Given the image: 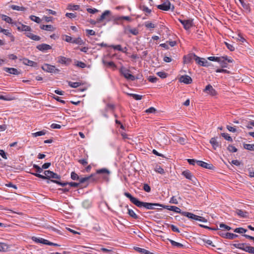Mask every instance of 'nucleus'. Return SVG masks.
I'll return each mask as SVG.
<instances>
[{
    "mask_svg": "<svg viewBox=\"0 0 254 254\" xmlns=\"http://www.w3.org/2000/svg\"><path fill=\"white\" fill-rule=\"evenodd\" d=\"M110 173V171L106 168H102L101 169L97 170L95 173L92 174L90 176L83 177L80 180V183H84L88 181L91 182H97L99 180V177L98 175H103V179L106 181H108V176Z\"/></svg>",
    "mask_w": 254,
    "mask_h": 254,
    "instance_id": "f257e3e1",
    "label": "nucleus"
},
{
    "mask_svg": "<svg viewBox=\"0 0 254 254\" xmlns=\"http://www.w3.org/2000/svg\"><path fill=\"white\" fill-rule=\"evenodd\" d=\"M125 195L128 198L130 201L133 203L134 205L137 206L138 207H145L147 209H158V208H155V206H160L161 207L162 204L157 203H148L142 202L138 200L136 198L133 197L128 192H125Z\"/></svg>",
    "mask_w": 254,
    "mask_h": 254,
    "instance_id": "f03ea898",
    "label": "nucleus"
},
{
    "mask_svg": "<svg viewBox=\"0 0 254 254\" xmlns=\"http://www.w3.org/2000/svg\"><path fill=\"white\" fill-rule=\"evenodd\" d=\"M44 173L45 176L39 174H34V173H31V174L34 176L43 180L55 179H56L57 181H59V180H60L61 179V176L60 175L50 170L45 171Z\"/></svg>",
    "mask_w": 254,
    "mask_h": 254,
    "instance_id": "7ed1b4c3",
    "label": "nucleus"
},
{
    "mask_svg": "<svg viewBox=\"0 0 254 254\" xmlns=\"http://www.w3.org/2000/svg\"><path fill=\"white\" fill-rule=\"evenodd\" d=\"M120 72L121 74L127 79L133 81L135 79V77L129 73L130 70L124 67H122L121 68Z\"/></svg>",
    "mask_w": 254,
    "mask_h": 254,
    "instance_id": "20e7f679",
    "label": "nucleus"
},
{
    "mask_svg": "<svg viewBox=\"0 0 254 254\" xmlns=\"http://www.w3.org/2000/svg\"><path fill=\"white\" fill-rule=\"evenodd\" d=\"M42 68L44 71L50 73H57L60 71V70L58 68H56L55 66L48 64H44L42 66Z\"/></svg>",
    "mask_w": 254,
    "mask_h": 254,
    "instance_id": "39448f33",
    "label": "nucleus"
},
{
    "mask_svg": "<svg viewBox=\"0 0 254 254\" xmlns=\"http://www.w3.org/2000/svg\"><path fill=\"white\" fill-rule=\"evenodd\" d=\"M111 12L107 10H105L100 16L99 18L97 19L98 23L103 21L104 20H106L107 21H109L111 20Z\"/></svg>",
    "mask_w": 254,
    "mask_h": 254,
    "instance_id": "423d86ee",
    "label": "nucleus"
},
{
    "mask_svg": "<svg viewBox=\"0 0 254 254\" xmlns=\"http://www.w3.org/2000/svg\"><path fill=\"white\" fill-rule=\"evenodd\" d=\"M14 25L16 26L17 30L19 31L29 32L31 31V28L30 26L22 24L20 22L17 23L15 22Z\"/></svg>",
    "mask_w": 254,
    "mask_h": 254,
    "instance_id": "0eeeda50",
    "label": "nucleus"
},
{
    "mask_svg": "<svg viewBox=\"0 0 254 254\" xmlns=\"http://www.w3.org/2000/svg\"><path fill=\"white\" fill-rule=\"evenodd\" d=\"M51 182L54 183H56L57 184H58L62 187H64L65 186H66V185H69L70 187H74V188H77L79 187V185L80 183H75V182H70V183H67V182H60L59 181H57V180H51Z\"/></svg>",
    "mask_w": 254,
    "mask_h": 254,
    "instance_id": "6e6552de",
    "label": "nucleus"
},
{
    "mask_svg": "<svg viewBox=\"0 0 254 254\" xmlns=\"http://www.w3.org/2000/svg\"><path fill=\"white\" fill-rule=\"evenodd\" d=\"M218 234L223 237V238H227V239H230V240H232V239H234L235 238H236L238 237V235H236V234H233V233H228V232H227V233H224L222 231H219L218 232Z\"/></svg>",
    "mask_w": 254,
    "mask_h": 254,
    "instance_id": "1a4fd4ad",
    "label": "nucleus"
},
{
    "mask_svg": "<svg viewBox=\"0 0 254 254\" xmlns=\"http://www.w3.org/2000/svg\"><path fill=\"white\" fill-rule=\"evenodd\" d=\"M203 91L211 96H214L217 94V92L210 84L207 85L203 90Z\"/></svg>",
    "mask_w": 254,
    "mask_h": 254,
    "instance_id": "9d476101",
    "label": "nucleus"
},
{
    "mask_svg": "<svg viewBox=\"0 0 254 254\" xmlns=\"http://www.w3.org/2000/svg\"><path fill=\"white\" fill-rule=\"evenodd\" d=\"M182 175L184 176L187 179L190 180L193 182V183H196V178L192 175L191 173L188 170L184 171L182 172Z\"/></svg>",
    "mask_w": 254,
    "mask_h": 254,
    "instance_id": "9b49d317",
    "label": "nucleus"
},
{
    "mask_svg": "<svg viewBox=\"0 0 254 254\" xmlns=\"http://www.w3.org/2000/svg\"><path fill=\"white\" fill-rule=\"evenodd\" d=\"M179 20L182 24L184 28L186 30L189 29L192 25V20L182 19H179Z\"/></svg>",
    "mask_w": 254,
    "mask_h": 254,
    "instance_id": "f8f14e48",
    "label": "nucleus"
},
{
    "mask_svg": "<svg viewBox=\"0 0 254 254\" xmlns=\"http://www.w3.org/2000/svg\"><path fill=\"white\" fill-rule=\"evenodd\" d=\"M179 81L181 82H183L185 84H190L192 82V80L190 76L187 75H182L180 77Z\"/></svg>",
    "mask_w": 254,
    "mask_h": 254,
    "instance_id": "ddd939ff",
    "label": "nucleus"
},
{
    "mask_svg": "<svg viewBox=\"0 0 254 254\" xmlns=\"http://www.w3.org/2000/svg\"><path fill=\"white\" fill-rule=\"evenodd\" d=\"M124 32L125 34L130 33L133 35H137L138 34V31L136 28H131L129 26H127L124 28Z\"/></svg>",
    "mask_w": 254,
    "mask_h": 254,
    "instance_id": "4468645a",
    "label": "nucleus"
},
{
    "mask_svg": "<svg viewBox=\"0 0 254 254\" xmlns=\"http://www.w3.org/2000/svg\"><path fill=\"white\" fill-rule=\"evenodd\" d=\"M196 163L197 165L199 166H201L203 168L208 169L210 170H213L214 168L213 165L212 164H208L206 162H204L202 161H197Z\"/></svg>",
    "mask_w": 254,
    "mask_h": 254,
    "instance_id": "2eb2a0df",
    "label": "nucleus"
},
{
    "mask_svg": "<svg viewBox=\"0 0 254 254\" xmlns=\"http://www.w3.org/2000/svg\"><path fill=\"white\" fill-rule=\"evenodd\" d=\"M196 55L194 53H190L188 54L187 56L184 57V62L185 64L189 63L191 60H195Z\"/></svg>",
    "mask_w": 254,
    "mask_h": 254,
    "instance_id": "dca6fc26",
    "label": "nucleus"
},
{
    "mask_svg": "<svg viewBox=\"0 0 254 254\" xmlns=\"http://www.w3.org/2000/svg\"><path fill=\"white\" fill-rule=\"evenodd\" d=\"M171 3L169 1L167 0L163 3L157 5V8L159 9L167 11L170 9Z\"/></svg>",
    "mask_w": 254,
    "mask_h": 254,
    "instance_id": "f3484780",
    "label": "nucleus"
},
{
    "mask_svg": "<svg viewBox=\"0 0 254 254\" xmlns=\"http://www.w3.org/2000/svg\"><path fill=\"white\" fill-rule=\"evenodd\" d=\"M58 63L59 64L68 65L71 62V60L63 56H60L58 58Z\"/></svg>",
    "mask_w": 254,
    "mask_h": 254,
    "instance_id": "a211bd4d",
    "label": "nucleus"
},
{
    "mask_svg": "<svg viewBox=\"0 0 254 254\" xmlns=\"http://www.w3.org/2000/svg\"><path fill=\"white\" fill-rule=\"evenodd\" d=\"M36 48L39 51L44 52L47 50H51L52 49V47L47 44H42L37 45L36 46Z\"/></svg>",
    "mask_w": 254,
    "mask_h": 254,
    "instance_id": "6ab92c4d",
    "label": "nucleus"
},
{
    "mask_svg": "<svg viewBox=\"0 0 254 254\" xmlns=\"http://www.w3.org/2000/svg\"><path fill=\"white\" fill-rule=\"evenodd\" d=\"M161 207L164 208L174 211L177 213H181V210L179 207L175 206H168V205H164L162 204Z\"/></svg>",
    "mask_w": 254,
    "mask_h": 254,
    "instance_id": "aec40b11",
    "label": "nucleus"
},
{
    "mask_svg": "<svg viewBox=\"0 0 254 254\" xmlns=\"http://www.w3.org/2000/svg\"><path fill=\"white\" fill-rule=\"evenodd\" d=\"M3 70L10 74L14 75H18L20 73V71L15 68L4 67Z\"/></svg>",
    "mask_w": 254,
    "mask_h": 254,
    "instance_id": "412c9836",
    "label": "nucleus"
},
{
    "mask_svg": "<svg viewBox=\"0 0 254 254\" xmlns=\"http://www.w3.org/2000/svg\"><path fill=\"white\" fill-rule=\"evenodd\" d=\"M173 140L180 143L182 145H184L187 142L186 139L185 137H180L177 135H173Z\"/></svg>",
    "mask_w": 254,
    "mask_h": 254,
    "instance_id": "4be33fe9",
    "label": "nucleus"
},
{
    "mask_svg": "<svg viewBox=\"0 0 254 254\" xmlns=\"http://www.w3.org/2000/svg\"><path fill=\"white\" fill-rule=\"evenodd\" d=\"M221 58H222V61L221 62H219L220 64H221V66L222 67V68H224V67H226L227 66V63H232V60H230V59H227V58H225V57H221Z\"/></svg>",
    "mask_w": 254,
    "mask_h": 254,
    "instance_id": "5701e85b",
    "label": "nucleus"
},
{
    "mask_svg": "<svg viewBox=\"0 0 254 254\" xmlns=\"http://www.w3.org/2000/svg\"><path fill=\"white\" fill-rule=\"evenodd\" d=\"M25 35L27 37L34 41H39L41 39L40 37L37 35H35L30 32H26Z\"/></svg>",
    "mask_w": 254,
    "mask_h": 254,
    "instance_id": "b1692460",
    "label": "nucleus"
},
{
    "mask_svg": "<svg viewBox=\"0 0 254 254\" xmlns=\"http://www.w3.org/2000/svg\"><path fill=\"white\" fill-rule=\"evenodd\" d=\"M243 250L249 253L254 254V247L249 246L246 243L244 244Z\"/></svg>",
    "mask_w": 254,
    "mask_h": 254,
    "instance_id": "393cba45",
    "label": "nucleus"
},
{
    "mask_svg": "<svg viewBox=\"0 0 254 254\" xmlns=\"http://www.w3.org/2000/svg\"><path fill=\"white\" fill-rule=\"evenodd\" d=\"M23 64L25 65H29L31 66H36L37 64L32 61H30L27 59H23Z\"/></svg>",
    "mask_w": 254,
    "mask_h": 254,
    "instance_id": "a878e982",
    "label": "nucleus"
},
{
    "mask_svg": "<svg viewBox=\"0 0 254 254\" xmlns=\"http://www.w3.org/2000/svg\"><path fill=\"white\" fill-rule=\"evenodd\" d=\"M210 143L213 146L214 149L216 150V148L219 146V143L217 141L215 137H212L210 140Z\"/></svg>",
    "mask_w": 254,
    "mask_h": 254,
    "instance_id": "bb28decb",
    "label": "nucleus"
},
{
    "mask_svg": "<svg viewBox=\"0 0 254 254\" xmlns=\"http://www.w3.org/2000/svg\"><path fill=\"white\" fill-rule=\"evenodd\" d=\"M236 213H237V215H238L239 216L242 218L247 217L248 214L247 212L238 209L236 210Z\"/></svg>",
    "mask_w": 254,
    "mask_h": 254,
    "instance_id": "cd10ccee",
    "label": "nucleus"
},
{
    "mask_svg": "<svg viewBox=\"0 0 254 254\" xmlns=\"http://www.w3.org/2000/svg\"><path fill=\"white\" fill-rule=\"evenodd\" d=\"M10 247L5 243H0V252H6Z\"/></svg>",
    "mask_w": 254,
    "mask_h": 254,
    "instance_id": "c85d7f7f",
    "label": "nucleus"
},
{
    "mask_svg": "<svg viewBox=\"0 0 254 254\" xmlns=\"http://www.w3.org/2000/svg\"><path fill=\"white\" fill-rule=\"evenodd\" d=\"M2 19L5 21L6 22L8 23H10L12 25H14L15 22L12 21V19L9 16H6L5 15H2Z\"/></svg>",
    "mask_w": 254,
    "mask_h": 254,
    "instance_id": "c756f323",
    "label": "nucleus"
},
{
    "mask_svg": "<svg viewBox=\"0 0 254 254\" xmlns=\"http://www.w3.org/2000/svg\"><path fill=\"white\" fill-rule=\"evenodd\" d=\"M114 249L113 248H111V247H109V248H102L101 249V251L104 252V253H107L108 254H114L115 253V252H114Z\"/></svg>",
    "mask_w": 254,
    "mask_h": 254,
    "instance_id": "7c9ffc66",
    "label": "nucleus"
},
{
    "mask_svg": "<svg viewBox=\"0 0 254 254\" xmlns=\"http://www.w3.org/2000/svg\"><path fill=\"white\" fill-rule=\"evenodd\" d=\"M41 29L47 31H53L55 28L51 25H43L40 26Z\"/></svg>",
    "mask_w": 254,
    "mask_h": 254,
    "instance_id": "2f4dec72",
    "label": "nucleus"
},
{
    "mask_svg": "<svg viewBox=\"0 0 254 254\" xmlns=\"http://www.w3.org/2000/svg\"><path fill=\"white\" fill-rule=\"evenodd\" d=\"M127 210V213L130 217L135 219H137L138 218V216L136 214L133 210L128 208Z\"/></svg>",
    "mask_w": 254,
    "mask_h": 254,
    "instance_id": "473e14b6",
    "label": "nucleus"
},
{
    "mask_svg": "<svg viewBox=\"0 0 254 254\" xmlns=\"http://www.w3.org/2000/svg\"><path fill=\"white\" fill-rule=\"evenodd\" d=\"M135 250L138 252H140L142 254H153V253L150 252L149 251L145 250L144 249L140 248L138 247H136L135 248Z\"/></svg>",
    "mask_w": 254,
    "mask_h": 254,
    "instance_id": "72a5a7b5",
    "label": "nucleus"
},
{
    "mask_svg": "<svg viewBox=\"0 0 254 254\" xmlns=\"http://www.w3.org/2000/svg\"><path fill=\"white\" fill-rule=\"evenodd\" d=\"M169 241L170 242L171 244L173 246L180 247V248H183L185 247V246L184 245H183L182 244L176 242L174 240L169 239Z\"/></svg>",
    "mask_w": 254,
    "mask_h": 254,
    "instance_id": "f704fd0d",
    "label": "nucleus"
},
{
    "mask_svg": "<svg viewBox=\"0 0 254 254\" xmlns=\"http://www.w3.org/2000/svg\"><path fill=\"white\" fill-rule=\"evenodd\" d=\"M9 7L13 10H21V11L25 10V8L23 6H19L18 5H10Z\"/></svg>",
    "mask_w": 254,
    "mask_h": 254,
    "instance_id": "c9c22d12",
    "label": "nucleus"
},
{
    "mask_svg": "<svg viewBox=\"0 0 254 254\" xmlns=\"http://www.w3.org/2000/svg\"><path fill=\"white\" fill-rule=\"evenodd\" d=\"M71 178L73 180H78L80 182V180L82 178H80L76 173L74 172H72L71 173Z\"/></svg>",
    "mask_w": 254,
    "mask_h": 254,
    "instance_id": "e433bc0d",
    "label": "nucleus"
},
{
    "mask_svg": "<svg viewBox=\"0 0 254 254\" xmlns=\"http://www.w3.org/2000/svg\"><path fill=\"white\" fill-rule=\"evenodd\" d=\"M244 147L246 149L254 151V144H244Z\"/></svg>",
    "mask_w": 254,
    "mask_h": 254,
    "instance_id": "4c0bfd02",
    "label": "nucleus"
},
{
    "mask_svg": "<svg viewBox=\"0 0 254 254\" xmlns=\"http://www.w3.org/2000/svg\"><path fill=\"white\" fill-rule=\"evenodd\" d=\"M102 62L104 65L111 67H116V65L113 62H106L105 60H103Z\"/></svg>",
    "mask_w": 254,
    "mask_h": 254,
    "instance_id": "58836bf2",
    "label": "nucleus"
},
{
    "mask_svg": "<svg viewBox=\"0 0 254 254\" xmlns=\"http://www.w3.org/2000/svg\"><path fill=\"white\" fill-rule=\"evenodd\" d=\"M203 59H204V58H200L199 57H198V56H196V57L195 58V61L196 62V63L201 65V66H202V65L204 64V63H203Z\"/></svg>",
    "mask_w": 254,
    "mask_h": 254,
    "instance_id": "ea45409f",
    "label": "nucleus"
},
{
    "mask_svg": "<svg viewBox=\"0 0 254 254\" xmlns=\"http://www.w3.org/2000/svg\"><path fill=\"white\" fill-rule=\"evenodd\" d=\"M68 84L69 86L72 88H76L81 85V83L78 82H72L71 81H68Z\"/></svg>",
    "mask_w": 254,
    "mask_h": 254,
    "instance_id": "a19ab883",
    "label": "nucleus"
},
{
    "mask_svg": "<svg viewBox=\"0 0 254 254\" xmlns=\"http://www.w3.org/2000/svg\"><path fill=\"white\" fill-rule=\"evenodd\" d=\"M72 43L77 44H78V45H80L84 44V42L79 37H78L77 38H76V39H74V40H73V41H72Z\"/></svg>",
    "mask_w": 254,
    "mask_h": 254,
    "instance_id": "79ce46f5",
    "label": "nucleus"
},
{
    "mask_svg": "<svg viewBox=\"0 0 254 254\" xmlns=\"http://www.w3.org/2000/svg\"><path fill=\"white\" fill-rule=\"evenodd\" d=\"M30 18L31 20L37 23H40L41 22V19L39 17L36 16L35 15H31L30 16Z\"/></svg>",
    "mask_w": 254,
    "mask_h": 254,
    "instance_id": "37998d69",
    "label": "nucleus"
},
{
    "mask_svg": "<svg viewBox=\"0 0 254 254\" xmlns=\"http://www.w3.org/2000/svg\"><path fill=\"white\" fill-rule=\"evenodd\" d=\"M234 231L235 232H236V233H240V234H243V233H246L247 231V229H245L242 227H240V228H236Z\"/></svg>",
    "mask_w": 254,
    "mask_h": 254,
    "instance_id": "c03bdc74",
    "label": "nucleus"
},
{
    "mask_svg": "<svg viewBox=\"0 0 254 254\" xmlns=\"http://www.w3.org/2000/svg\"><path fill=\"white\" fill-rule=\"evenodd\" d=\"M46 131L45 130H43L42 131L33 133L32 134L33 136L37 137V136H39L44 135L46 134Z\"/></svg>",
    "mask_w": 254,
    "mask_h": 254,
    "instance_id": "a18cd8bd",
    "label": "nucleus"
},
{
    "mask_svg": "<svg viewBox=\"0 0 254 254\" xmlns=\"http://www.w3.org/2000/svg\"><path fill=\"white\" fill-rule=\"evenodd\" d=\"M129 96L132 97L135 100H141L142 96L135 94H131V93H128L127 94Z\"/></svg>",
    "mask_w": 254,
    "mask_h": 254,
    "instance_id": "49530a36",
    "label": "nucleus"
},
{
    "mask_svg": "<svg viewBox=\"0 0 254 254\" xmlns=\"http://www.w3.org/2000/svg\"><path fill=\"white\" fill-rule=\"evenodd\" d=\"M208 60L211 61H216L217 62H221L222 58L221 57H209Z\"/></svg>",
    "mask_w": 254,
    "mask_h": 254,
    "instance_id": "de8ad7c7",
    "label": "nucleus"
},
{
    "mask_svg": "<svg viewBox=\"0 0 254 254\" xmlns=\"http://www.w3.org/2000/svg\"><path fill=\"white\" fill-rule=\"evenodd\" d=\"M34 168L36 169V173L35 174H39L43 172L42 167H40L38 165L36 164H34L33 165Z\"/></svg>",
    "mask_w": 254,
    "mask_h": 254,
    "instance_id": "09e8293b",
    "label": "nucleus"
},
{
    "mask_svg": "<svg viewBox=\"0 0 254 254\" xmlns=\"http://www.w3.org/2000/svg\"><path fill=\"white\" fill-rule=\"evenodd\" d=\"M221 135L226 140L232 142L233 141L232 138L227 133H222Z\"/></svg>",
    "mask_w": 254,
    "mask_h": 254,
    "instance_id": "8fccbe9b",
    "label": "nucleus"
},
{
    "mask_svg": "<svg viewBox=\"0 0 254 254\" xmlns=\"http://www.w3.org/2000/svg\"><path fill=\"white\" fill-rule=\"evenodd\" d=\"M158 76L162 78H165L167 76V73L164 71H159L157 73Z\"/></svg>",
    "mask_w": 254,
    "mask_h": 254,
    "instance_id": "3c124183",
    "label": "nucleus"
},
{
    "mask_svg": "<svg viewBox=\"0 0 254 254\" xmlns=\"http://www.w3.org/2000/svg\"><path fill=\"white\" fill-rule=\"evenodd\" d=\"M148 80L150 82L155 83L158 80V78L155 76H149L148 77Z\"/></svg>",
    "mask_w": 254,
    "mask_h": 254,
    "instance_id": "603ef678",
    "label": "nucleus"
},
{
    "mask_svg": "<svg viewBox=\"0 0 254 254\" xmlns=\"http://www.w3.org/2000/svg\"><path fill=\"white\" fill-rule=\"evenodd\" d=\"M155 170L156 172L161 174H164L165 173L164 169L162 168L160 166H157L155 168Z\"/></svg>",
    "mask_w": 254,
    "mask_h": 254,
    "instance_id": "864d4df0",
    "label": "nucleus"
},
{
    "mask_svg": "<svg viewBox=\"0 0 254 254\" xmlns=\"http://www.w3.org/2000/svg\"><path fill=\"white\" fill-rule=\"evenodd\" d=\"M0 33H2L4 35L8 36L10 35V32L8 30L4 29L0 27Z\"/></svg>",
    "mask_w": 254,
    "mask_h": 254,
    "instance_id": "5fc2aeb1",
    "label": "nucleus"
},
{
    "mask_svg": "<svg viewBox=\"0 0 254 254\" xmlns=\"http://www.w3.org/2000/svg\"><path fill=\"white\" fill-rule=\"evenodd\" d=\"M244 244L245 243L233 244V246L235 248L243 250V247L244 246Z\"/></svg>",
    "mask_w": 254,
    "mask_h": 254,
    "instance_id": "6e6d98bb",
    "label": "nucleus"
},
{
    "mask_svg": "<svg viewBox=\"0 0 254 254\" xmlns=\"http://www.w3.org/2000/svg\"><path fill=\"white\" fill-rule=\"evenodd\" d=\"M227 149L230 152H236L237 151V149L235 146L231 145H229Z\"/></svg>",
    "mask_w": 254,
    "mask_h": 254,
    "instance_id": "4d7b16f0",
    "label": "nucleus"
},
{
    "mask_svg": "<svg viewBox=\"0 0 254 254\" xmlns=\"http://www.w3.org/2000/svg\"><path fill=\"white\" fill-rule=\"evenodd\" d=\"M225 43L227 48L229 49L231 51H234L235 50V48L233 44H231L227 42H225Z\"/></svg>",
    "mask_w": 254,
    "mask_h": 254,
    "instance_id": "13d9d810",
    "label": "nucleus"
},
{
    "mask_svg": "<svg viewBox=\"0 0 254 254\" xmlns=\"http://www.w3.org/2000/svg\"><path fill=\"white\" fill-rule=\"evenodd\" d=\"M156 109L154 107H150L145 111L147 113H155L156 112Z\"/></svg>",
    "mask_w": 254,
    "mask_h": 254,
    "instance_id": "bf43d9fd",
    "label": "nucleus"
},
{
    "mask_svg": "<svg viewBox=\"0 0 254 254\" xmlns=\"http://www.w3.org/2000/svg\"><path fill=\"white\" fill-rule=\"evenodd\" d=\"M79 8V6L78 5H69L68 9L70 10H78Z\"/></svg>",
    "mask_w": 254,
    "mask_h": 254,
    "instance_id": "052dcab7",
    "label": "nucleus"
},
{
    "mask_svg": "<svg viewBox=\"0 0 254 254\" xmlns=\"http://www.w3.org/2000/svg\"><path fill=\"white\" fill-rule=\"evenodd\" d=\"M145 26L147 28H153L155 27L154 24H153L151 22H149L145 23Z\"/></svg>",
    "mask_w": 254,
    "mask_h": 254,
    "instance_id": "680f3d73",
    "label": "nucleus"
},
{
    "mask_svg": "<svg viewBox=\"0 0 254 254\" xmlns=\"http://www.w3.org/2000/svg\"><path fill=\"white\" fill-rule=\"evenodd\" d=\"M111 47H112L115 50H117L119 51H123V49L120 45H112Z\"/></svg>",
    "mask_w": 254,
    "mask_h": 254,
    "instance_id": "e2e57ef3",
    "label": "nucleus"
},
{
    "mask_svg": "<svg viewBox=\"0 0 254 254\" xmlns=\"http://www.w3.org/2000/svg\"><path fill=\"white\" fill-rule=\"evenodd\" d=\"M203 241L209 246L213 247H215V246L213 244L212 242L210 240L203 239Z\"/></svg>",
    "mask_w": 254,
    "mask_h": 254,
    "instance_id": "0e129e2a",
    "label": "nucleus"
},
{
    "mask_svg": "<svg viewBox=\"0 0 254 254\" xmlns=\"http://www.w3.org/2000/svg\"><path fill=\"white\" fill-rule=\"evenodd\" d=\"M143 190L144 191L149 192L151 190V188L148 184H145L143 186Z\"/></svg>",
    "mask_w": 254,
    "mask_h": 254,
    "instance_id": "69168bd1",
    "label": "nucleus"
},
{
    "mask_svg": "<svg viewBox=\"0 0 254 254\" xmlns=\"http://www.w3.org/2000/svg\"><path fill=\"white\" fill-rule=\"evenodd\" d=\"M87 11L90 13H95L96 12H97L98 11V10L96 8H88L87 9Z\"/></svg>",
    "mask_w": 254,
    "mask_h": 254,
    "instance_id": "338daca9",
    "label": "nucleus"
},
{
    "mask_svg": "<svg viewBox=\"0 0 254 254\" xmlns=\"http://www.w3.org/2000/svg\"><path fill=\"white\" fill-rule=\"evenodd\" d=\"M78 162L84 166H85L88 164V162L86 159H80L78 161Z\"/></svg>",
    "mask_w": 254,
    "mask_h": 254,
    "instance_id": "774afa93",
    "label": "nucleus"
}]
</instances>
